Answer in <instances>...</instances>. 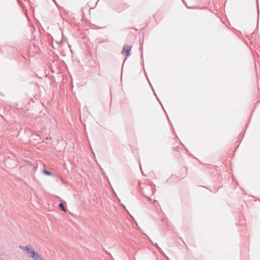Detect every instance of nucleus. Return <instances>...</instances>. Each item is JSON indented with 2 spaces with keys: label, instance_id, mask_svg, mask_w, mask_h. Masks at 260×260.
I'll return each mask as SVG.
<instances>
[{
  "label": "nucleus",
  "instance_id": "obj_1",
  "mask_svg": "<svg viewBox=\"0 0 260 260\" xmlns=\"http://www.w3.org/2000/svg\"><path fill=\"white\" fill-rule=\"evenodd\" d=\"M19 248L24 251L26 252L27 256L31 258L32 257L35 252H36L35 249L32 247L30 245H27L26 246H19Z\"/></svg>",
  "mask_w": 260,
  "mask_h": 260
},
{
  "label": "nucleus",
  "instance_id": "obj_2",
  "mask_svg": "<svg viewBox=\"0 0 260 260\" xmlns=\"http://www.w3.org/2000/svg\"><path fill=\"white\" fill-rule=\"evenodd\" d=\"M131 49H132L131 46L124 45L123 47V49H122L121 53L125 56H128L129 55V52L131 51Z\"/></svg>",
  "mask_w": 260,
  "mask_h": 260
},
{
  "label": "nucleus",
  "instance_id": "obj_3",
  "mask_svg": "<svg viewBox=\"0 0 260 260\" xmlns=\"http://www.w3.org/2000/svg\"><path fill=\"white\" fill-rule=\"evenodd\" d=\"M31 258L34 260H45L41 255L37 252H35V254Z\"/></svg>",
  "mask_w": 260,
  "mask_h": 260
},
{
  "label": "nucleus",
  "instance_id": "obj_4",
  "mask_svg": "<svg viewBox=\"0 0 260 260\" xmlns=\"http://www.w3.org/2000/svg\"><path fill=\"white\" fill-rule=\"evenodd\" d=\"M59 207H60L61 210H62L63 211H64V212L66 211V210H67L66 208L64 207V205H63V204L62 203H59Z\"/></svg>",
  "mask_w": 260,
  "mask_h": 260
},
{
  "label": "nucleus",
  "instance_id": "obj_5",
  "mask_svg": "<svg viewBox=\"0 0 260 260\" xmlns=\"http://www.w3.org/2000/svg\"><path fill=\"white\" fill-rule=\"evenodd\" d=\"M43 172L44 174L46 175L51 176L52 175V173L51 172L45 169L43 171Z\"/></svg>",
  "mask_w": 260,
  "mask_h": 260
},
{
  "label": "nucleus",
  "instance_id": "obj_6",
  "mask_svg": "<svg viewBox=\"0 0 260 260\" xmlns=\"http://www.w3.org/2000/svg\"><path fill=\"white\" fill-rule=\"evenodd\" d=\"M153 245L156 247V248L160 251L161 252V248L158 246L157 243L153 244Z\"/></svg>",
  "mask_w": 260,
  "mask_h": 260
},
{
  "label": "nucleus",
  "instance_id": "obj_7",
  "mask_svg": "<svg viewBox=\"0 0 260 260\" xmlns=\"http://www.w3.org/2000/svg\"><path fill=\"white\" fill-rule=\"evenodd\" d=\"M45 139L46 140H51V137H46Z\"/></svg>",
  "mask_w": 260,
  "mask_h": 260
},
{
  "label": "nucleus",
  "instance_id": "obj_8",
  "mask_svg": "<svg viewBox=\"0 0 260 260\" xmlns=\"http://www.w3.org/2000/svg\"><path fill=\"white\" fill-rule=\"evenodd\" d=\"M37 137H35L34 139H36V140H38V138H40V136L39 135H36V136Z\"/></svg>",
  "mask_w": 260,
  "mask_h": 260
},
{
  "label": "nucleus",
  "instance_id": "obj_9",
  "mask_svg": "<svg viewBox=\"0 0 260 260\" xmlns=\"http://www.w3.org/2000/svg\"><path fill=\"white\" fill-rule=\"evenodd\" d=\"M54 2H55V0H53Z\"/></svg>",
  "mask_w": 260,
  "mask_h": 260
}]
</instances>
